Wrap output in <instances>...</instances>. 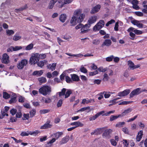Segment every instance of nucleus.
Masks as SVG:
<instances>
[{"label": "nucleus", "mask_w": 147, "mask_h": 147, "mask_svg": "<svg viewBox=\"0 0 147 147\" xmlns=\"http://www.w3.org/2000/svg\"><path fill=\"white\" fill-rule=\"evenodd\" d=\"M38 55L39 57V59H45L46 57V55L45 54H39L38 53Z\"/></svg>", "instance_id": "44"}, {"label": "nucleus", "mask_w": 147, "mask_h": 147, "mask_svg": "<svg viewBox=\"0 0 147 147\" xmlns=\"http://www.w3.org/2000/svg\"><path fill=\"white\" fill-rule=\"evenodd\" d=\"M49 110L48 109H43L40 110V113L41 114H44L49 112Z\"/></svg>", "instance_id": "49"}, {"label": "nucleus", "mask_w": 147, "mask_h": 147, "mask_svg": "<svg viewBox=\"0 0 147 147\" xmlns=\"http://www.w3.org/2000/svg\"><path fill=\"white\" fill-rule=\"evenodd\" d=\"M73 0H64L63 3L62 4L59 6V7L61 8L63 7L64 4H68L71 3Z\"/></svg>", "instance_id": "29"}, {"label": "nucleus", "mask_w": 147, "mask_h": 147, "mask_svg": "<svg viewBox=\"0 0 147 147\" xmlns=\"http://www.w3.org/2000/svg\"><path fill=\"white\" fill-rule=\"evenodd\" d=\"M83 24H82L80 23L78 24L75 27V28L76 30H78L79 29H81L82 28Z\"/></svg>", "instance_id": "55"}, {"label": "nucleus", "mask_w": 147, "mask_h": 147, "mask_svg": "<svg viewBox=\"0 0 147 147\" xmlns=\"http://www.w3.org/2000/svg\"><path fill=\"white\" fill-rule=\"evenodd\" d=\"M29 135H30V131H23L20 134L21 136H28Z\"/></svg>", "instance_id": "46"}, {"label": "nucleus", "mask_w": 147, "mask_h": 147, "mask_svg": "<svg viewBox=\"0 0 147 147\" xmlns=\"http://www.w3.org/2000/svg\"><path fill=\"white\" fill-rule=\"evenodd\" d=\"M113 58L114 56L112 55L110 56V57H107L106 59L107 61L109 62L111 61Z\"/></svg>", "instance_id": "50"}, {"label": "nucleus", "mask_w": 147, "mask_h": 147, "mask_svg": "<svg viewBox=\"0 0 147 147\" xmlns=\"http://www.w3.org/2000/svg\"><path fill=\"white\" fill-rule=\"evenodd\" d=\"M101 6L98 4L92 8V14H94L98 12L100 9Z\"/></svg>", "instance_id": "18"}, {"label": "nucleus", "mask_w": 147, "mask_h": 147, "mask_svg": "<svg viewBox=\"0 0 147 147\" xmlns=\"http://www.w3.org/2000/svg\"><path fill=\"white\" fill-rule=\"evenodd\" d=\"M90 109V107H89L82 108L78 110V111H83L87 110H89Z\"/></svg>", "instance_id": "61"}, {"label": "nucleus", "mask_w": 147, "mask_h": 147, "mask_svg": "<svg viewBox=\"0 0 147 147\" xmlns=\"http://www.w3.org/2000/svg\"><path fill=\"white\" fill-rule=\"evenodd\" d=\"M10 97V94L6 92H3V97L6 99L9 98Z\"/></svg>", "instance_id": "45"}, {"label": "nucleus", "mask_w": 147, "mask_h": 147, "mask_svg": "<svg viewBox=\"0 0 147 147\" xmlns=\"http://www.w3.org/2000/svg\"><path fill=\"white\" fill-rule=\"evenodd\" d=\"M28 7V6L27 4L24 5L23 6L17 9H15V12L18 13L22 11L24 9H26Z\"/></svg>", "instance_id": "21"}, {"label": "nucleus", "mask_w": 147, "mask_h": 147, "mask_svg": "<svg viewBox=\"0 0 147 147\" xmlns=\"http://www.w3.org/2000/svg\"><path fill=\"white\" fill-rule=\"evenodd\" d=\"M22 47L20 46H16L15 47H13V51H17L20 49H22Z\"/></svg>", "instance_id": "56"}, {"label": "nucleus", "mask_w": 147, "mask_h": 147, "mask_svg": "<svg viewBox=\"0 0 147 147\" xmlns=\"http://www.w3.org/2000/svg\"><path fill=\"white\" fill-rule=\"evenodd\" d=\"M40 133V131L38 130H35L33 131H30V135L36 136Z\"/></svg>", "instance_id": "39"}, {"label": "nucleus", "mask_w": 147, "mask_h": 147, "mask_svg": "<svg viewBox=\"0 0 147 147\" xmlns=\"http://www.w3.org/2000/svg\"><path fill=\"white\" fill-rule=\"evenodd\" d=\"M82 12L78 16H77V20L79 23L82 22L83 20L85 17V14L84 13H82Z\"/></svg>", "instance_id": "16"}, {"label": "nucleus", "mask_w": 147, "mask_h": 147, "mask_svg": "<svg viewBox=\"0 0 147 147\" xmlns=\"http://www.w3.org/2000/svg\"><path fill=\"white\" fill-rule=\"evenodd\" d=\"M39 91L40 93L43 95H46L51 92V88L48 86H44L39 89Z\"/></svg>", "instance_id": "2"}, {"label": "nucleus", "mask_w": 147, "mask_h": 147, "mask_svg": "<svg viewBox=\"0 0 147 147\" xmlns=\"http://www.w3.org/2000/svg\"><path fill=\"white\" fill-rule=\"evenodd\" d=\"M111 41L110 40L106 39L105 40L103 44L107 46H109L111 45Z\"/></svg>", "instance_id": "32"}, {"label": "nucleus", "mask_w": 147, "mask_h": 147, "mask_svg": "<svg viewBox=\"0 0 147 147\" xmlns=\"http://www.w3.org/2000/svg\"><path fill=\"white\" fill-rule=\"evenodd\" d=\"M38 80L40 83H44L46 82V78L43 77H42L39 78Z\"/></svg>", "instance_id": "38"}, {"label": "nucleus", "mask_w": 147, "mask_h": 147, "mask_svg": "<svg viewBox=\"0 0 147 147\" xmlns=\"http://www.w3.org/2000/svg\"><path fill=\"white\" fill-rule=\"evenodd\" d=\"M122 130L125 134H129L128 129L126 127H125L123 128L122 129Z\"/></svg>", "instance_id": "57"}, {"label": "nucleus", "mask_w": 147, "mask_h": 147, "mask_svg": "<svg viewBox=\"0 0 147 147\" xmlns=\"http://www.w3.org/2000/svg\"><path fill=\"white\" fill-rule=\"evenodd\" d=\"M63 103V100L61 99H60L58 102L57 104V106L58 107H59L61 106Z\"/></svg>", "instance_id": "58"}, {"label": "nucleus", "mask_w": 147, "mask_h": 147, "mask_svg": "<svg viewBox=\"0 0 147 147\" xmlns=\"http://www.w3.org/2000/svg\"><path fill=\"white\" fill-rule=\"evenodd\" d=\"M9 57L7 54L6 53L3 54L2 59V62L4 63H8L9 62Z\"/></svg>", "instance_id": "12"}, {"label": "nucleus", "mask_w": 147, "mask_h": 147, "mask_svg": "<svg viewBox=\"0 0 147 147\" xmlns=\"http://www.w3.org/2000/svg\"><path fill=\"white\" fill-rule=\"evenodd\" d=\"M105 129V127L97 128L95 129L92 132V134L98 135L101 134Z\"/></svg>", "instance_id": "11"}, {"label": "nucleus", "mask_w": 147, "mask_h": 147, "mask_svg": "<svg viewBox=\"0 0 147 147\" xmlns=\"http://www.w3.org/2000/svg\"><path fill=\"white\" fill-rule=\"evenodd\" d=\"M66 89L63 88L61 91L58 92L59 96L62 98V96L65 95V98H68L70 96V94L72 93L71 91L70 90H67L66 91Z\"/></svg>", "instance_id": "5"}, {"label": "nucleus", "mask_w": 147, "mask_h": 147, "mask_svg": "<svg viewBox=\"0 0 147 147\" xmlns=\"http://www.w3.org/2000/svg\"><path fill=\"white\" fill-rule=\"evenodd\" d=\"M69 139V136H66L62 138L60 142V144L61 145L65 144L68 142Z\"/></svg>", "instance_id": "15"}, {"label": "nucleus", "mask_w": 147, "mask_h": 147, "mask_svg": "<svg viewBox=\"0 0 147 147\" xmlns=\"http://www.w3.org/2000/svg\"><path fill=\"white\" fill-rule=\"evenodd\" d=\"M60 20L62 22H64L66 19V16L65 14H61L59 17Z\"/></svg>", "instance_id": "24"}, {"label": "nucleus", "mask_w": 147, "mask_h": 147, "mask_svg": "<svg viewBox=\"0 0 147 147\" xmlns=\"http://www.w3.org/2000/svg\"><path fill=\"white\" fill-rule=\"evenodd\" d=\"M80 69L81 72L84 73H86L87 72V70L83 65H82L81 66Z\"/></svg>", "instance_id": "36"}, {"label": "nucleus", "mask_w": 147, "mask_h": 147, "mask_svg": "<svg viewBox=\"0 0 147 147\" xmlns=\"http://www.w3.org/2000/svg\"><path fill=\"white\" fill-rule=\"evenodd\" d=\"M140 93V88H138L135 89L132 91L130 94L129 98H131L133 97L135 95H138Z\"/></svg>", "instance_id": "10"}, {"label": "nucleus", "mask_w": 147, "mask_h": 147, "mask_svg": "<svg viewBox=\"0 0 147 147\" xmlns=\"http://www.w3.org/2000/svg\"><path fill=\"white\" fill-rule=\"evenodd\" d=\"M34 46L33 44L31 43L28 45L25 48V50L27 51L30 50L32 49Z\"/></svg>", "instance_id": "34"}, {"label": "nucleus", "mask_w": 147, "mask_h": 147, "mask_svg": "<svg viewBox=\"0 0 147 147\" xmlns=\"http://www.w3.org/2000/svg\"><path fill=\"white\" fill-rule=\"evenodd\" d=\"M110 92H103L101 93V94H104V96L105 98H109L110 96V94H109Z\"/></svg>", "instance_id": "42"}, {"label": "nucleus", "mask_w": 147, "mask_h": 147, "mask_svg": "<svg viewBox=\"0 0 147 147\" xmlns=\"http://www.w3.org/2000/svg\"><path fill=\"white\" fill-rule=\"evenodd\" d=\"M54 4L50 1L48 7V8L49 9H52L53 7Z\"/></svg>", "instance_id": "62"}, {"label": "nucleus", "mask_w": 147, "mask_h": 147, "mask_svg": "<svg viewBox=\"0 0 147 147\" xmlns=\"http://www.w3.org/2000/svg\"><path fill=\"white\" fill-rule=\"evenodd\" d=\"M127 63L130 69L134 70L135 69L139 67L140 66V65L138 64L136 65H135L134 63L130 60L127 61Z\"/></svg>", "instance_id": "8"}, {"label": "nucleus", "mask_w": 147, "mask_h": 147, "mask_svg": "<svg viewBox=\"0 0 147 147\" xmlns=\"http://www.w3.org/2000/svg\"><path fill=\"white\" fill-rule=\"evenodd\" d=\"M125 123L124 122H119L116 125V127H122L123 125H125Z\"/></svg>", "instance_id": "43"}, {"label": "nucleus", "mask_w": 147, "mask_h": 147, "mask_svg": "<svg viewBox=\"0 0 147 147\" xmlns=\"http://www.w3.org/2000/svg\"><path fill=\"white\" fill-rule=\"evenodd\" d=\"M66 81L67 83H70L72 82V80L68 76L65 77Z\"/></svg>", "instance_id": "64"}, {"label": "nucleus", "mask_w": 147, "mask_h": 147, "mask_svg": "<svg viewBox=\"0 0 147 147\" xmlns=\"http://www.w3.org/2000/svg\"><path fill=\"white\" fill-rule=\"evenodd\" d=\"M36 113V110L34 109H33L30 111V117H32L35 115Z\"/></svg>", "instance_id": "41"}, {"label": "nucleus", "mask_w": 147, "mask_h": 147, "mask_svg": "<svg viewBox=\"0 0 147 147\" xmlns=\"http://www.w3.org/2000/svg\"><path fill=\"white\" fill-rule=\"evenodd\" d=\"M109 78L108 74L107 73H105L103 75V80L105 81H108Z\"/></svg>", "instance_id": "37"}, {"label": "nucleus", "mask_w": 147, "mask_h": 147, "mask_svg": "<svg viewBox=\"0 0 147 147\" xmlns=\"http://www.w3.org/2000/svg\"><path fill=\"white\" fill-rule=\"evenodd\" d=\"M132 110V109L131 108H129L125 110L120 115L121 117L123 116H125L126 115L131 112Z\"/></svg>", "instance_id": "26"}, {"label": "nucleus", "mask_w": 147, "mask_h": 147, "mask_svg": "<svg viewBox=\"0 0 147 147\" xmlns=\"http://www.w3.org/2000/svg\"><path fill=\"white\" fill-rule=\"evenodd\" d=\"M37 64L40 67H42L44 65L47 63V61L46 60H44L43 61H40L38 62H37Z\"/></svg>", "instance_id": "23"}, {"label": "nucleus", "mask_w": 147, "mask_h": 147, "mask_svg": "<svg viewBox=\"0 0 147 147\" xmlns=\"http://www.w3.org/2000/svg\"><path fill=\"white\" fill-rule=\"evenodd\" d=\"M65 54L66 55H67L68 56H70L76 57H80V58L82 57H83V55L82 54H71L70 53H65Z\"/></svg>", "instance_id": "27"}, {"label": "nucleus", "mask_w": 147, "mask_h": 147, "mask_svg": "<svg viewBox=\"0 0 147 147\" xmlns=\"http://www.w3.org/2000/svg\"><path fill=\"white\" fill-rule=\"evenodd\" d=\"M131 23L134 25H136L137 26L140 22L139 21L136 20H131Z\"/></svg>", "instance_id": "47"}, {"label": "nucleus", "mask_w": 147, "mask_h": 147, "mask_svg": "<svg viewBox=\"0 0 147 147\" xmlns=\"http://www.w3.org/2000/svg\"><path fill=\"white\" fill-rule=\"evenodd\" d=\"M112 132L110 129H107L102 134V137L104 138L109 139L110 138V134Z\"/></svg>", "instance_id": "9"}, {"label": "nucleus", "mask_w": 147, "mask_h": 147, "mask_svg": "<svg viewBox=\"0 0 147 147\" xmlns=\"http://www.w3.org/2000/svg\"><path fill=\"white\" fill-rule=\"evenodd\" d=\"M105 23L104 20H100L97 24L93 28V30L96 31L97 30H99L103 27Z\"/></svg>", "instance_id": "7"}, {"label": "nucleus", "mask_w": 147, "mask_h": 147, "mask_svg": "<svg viewBox=\"0 0 147 147\" xmlns=\"http://www.w3.org/2000/svg\"><path fill=\"white\" fill-rule=\"evenodd\" d=\"M115 22V21L114 20L112 19L107 22V23L106 24V26H108L109 25L114 23Z\"/></svg>", "instance_id": "52"}, {"label": "nucleus", "mask_w": 147, "mask_h": 147, "mask_svg": "<svg viewBox=\"0 0 147 147\" xmlns=\"http://www.w3.org/2000/svg\"><path fill=\"white\" fill-rule=\"evenodd\" d=\"M71 78L74 81L78 82L80 80L79 76L76 74H72L71 75Z\"/></svg>", "instance_id": "22"}, {"label": "nucleus", "mask_w": 147, "mask_h": 147, "mask_svg": "<svg viewBox=\"0 0 147 147\" xmlns=\"http://www.w3.org/2000/svg\"><path fill=\"white\" fill-rule=\"evenodd\" d=\"M101 82V81L100 80L96 79L94 80L93 83L94 84H97L98 85Z\"/></svg>", "instance_id": "54"}, {"label": "nucleus", "mask_w": 147, "mask_h": 147, "mask_svg": "<svg viewBox=\"0 0 147 147\" xmlns=\"http://www.w3.org/2000/svg\"><path fill=\"white\" fill-rule=\"evenodd\" d=\"M142 130H140L138 133L136 138V140L138 142L140 141L143 135Z\"/></svg>", "instance_id": "19"}, {"label": "nucleus", "mask_w": 147, "mask_h": 147, "mask_svg": "<svg viewBox=\"0 0 147 147\" xmlns=\"http://www.w3.org/2000/svg\"><path fill=\"white\" fill-rule=\"evenodd\" d=\"M16 95L14 94L13 96H11V98L9 101V103L10 104L14 103L16 102Z\"/></svg>", "instance_id": "30"}, {"label": "nucleus", "mask_w": 147, "mask_h": 147, "mask_svg": "<svg viewBox=\"0 0 147 147\" xmlns=\"http://www.w3.org/2000/svg\"><path fill=\"white\" fill-rule=\"evenodd\" d=\"M21 38V36L15 34L13 37V40L16 41L20 40Z\"/></svg>", "instance_id": "33"}, {"label": "nucleus", "mask_w": 147, "mask_h": 147, "mask_svg": "<svg viewBox=\"0 0 147 147\" xmlns=\"http://www.w3.org/2000/svg\"><path fill=\"white\" fill-rule=\"evenodd\" d=\"M52 125L49 123V122L47 123H45L44 125L41 126L40 129H47L48 128H51L52 126Z\"/></svg>", "instance_id": "20"}, {"label": "nucleus", "mask_w": 147, "mask_h": 147, "mask_svg": "<svg viewBox=\"0 0 147 147\" xmlns=\"http://www.w3.org/2000/svg\"><path fill=\"white\" fill-rule=\"evenodd\" d=\"M63 133L61 132H58L56 133H54L51 135V137H55L56 140L58 139L63 135Z\"/></svg>", "instance_id": "17"}, {"label": "nucleus", "mask_w": 147, "mask_h": 147, "mask_svg": "<svg viewBox=\"0 0 147 147\" xmlns=\"http://www.w3.org/2000/svg\"><path fill=\"white\" fill-rule=\"evenodd\" d=\"M38 53H33L31 54L30 59L29 62L32 65H35L36 63L39 59Z\"/></svg>", "instance_id": "3"}, {"label": "nucleus", "mask_w": 147, "mask_h": 147, "mask_svg": "<svg viewBox=\"0 0 147 147\" xmlns=\"http://www.w3.org/2000/svg\"><path fill=\"white\" fill-rule=\"evenodd\" d=\"M17 111L16 109H12L10 111V113L12 115H14L16 113Z\"/></svg>", "instance_id": "53"}, {"label": "nucleus", "mask_w": 147, "mask_h": 147, "mask_svg": "<svg viewBox=\"0 0 147 147\" xmlns=\"http://www.w3.org/2000/svg\"><path fill=\"white\" fill-rule=\"evenodd\" d=\"M6 34L8 36H10L13 34L14 31L12 30H7L6 31Z\"/></svg>", "instance_id": "31"}, {"label": "nucleus", "mask_w": 147, "mask_h": 147, "mask_svg": "<svg viewBox=\"0 0 147 147\" xmlns=\"http://www.w3.org/2000/svg\"><path fill=\"white\" fill-rule=\"evenodd\" d=\"M91 100L89 99L87 100L86 99H84L82 100V103L83 104H88L91 102Z\"/></svg>", "instance_id": "48"}, {"label": "nucleus", "mask_w": 147, "mask_h": 147, "mask_svg": "<svg viewBox=\"0 0 147 147\" xmlns=\"http://www.w3.org/2000/svg\"><path fill=\"white\" fill-rule=\"evenodd\" d=\"M56 64V63H53L52 64H49L47 66L48 68L50 69L52 71H53L55 69Z\"/></svg>", "instance_id": "25"}, {"label": "nucleus", "mask_w": 147, "mask_h": 147, "mask_svg": "<svg viewBox=\"0 0 147 147\" xmlns=\"http://www.w3.org/2000/svg\"><path fill=\"white\" fill-rule=\"evenodd\" d=\"M110 142L113 146H116L117 144V142L114 139H112L110 140Z\"/></svg>", "instance_id": "59"}, {"label": "nucleus", "mask_w": 147, "mask_h": 147, "mask_svg": "<svg viewBox=\"0 0 147 147\" xmlns=\"http://www.w3.org/2000/svg\"><path fill=\"white\" fill-rule=\"evenodd\" d=\"M28 63V61L26 59H23L18 64V68L20 69H23Z\"/></svg>", "instance_id": "6"}, {"label": "nucleus", "mask_w": 147, "mask_h": 147, "mask_svg": "<svg viewBox=\"0 0 147 147\" xmlns=\"http://www.w3.org/2000/svg\"><path fill=\"white\" fill-rule=\"evenodd\" d=\"M82 12V10L80 9H77L74 11V15L72 17L70 21L71 26H74L79 23L77 20V16H78Z\"/></svg>", "instance_id": "1"}, {"label": "nucleus", "mask_w": 147, "mask_h": 147, "mask_svg": "<svg viewBox=\"0 0 147 147\" xmlns=\"http://www.w3.org/2000/svg\"><path fill=\"white\" fill-rule=\"evenodd\" d=\"M134 32L136 34L139 35L142 34V31L135 29L134 30Z\"/></svg>", "instance_id": "51"}, {"label": "nucleus", "mask_w": 147, "mask_h": 147, "mask_svg": "<svg viewBox=\"0 0 147 147\" xmlns=\"http://www.w3.org/2000/svg\"><path fill=\"white\" fill-rule=\"evenodd\" d=\"M1 113L2 115V116H1L0 117V119H2L3 118V117L5 116V115L7 116H8V114L7 113V112H5L4 110H1Z\"/></svg>", "instance_id": "40"}, {"label": "nucleus", "mask_w": 147, "mask_h": 147, "mask_svg": "<svg viewBox=\"0 0 147 147\" xmlns=\"http://www.w3.org/2000/svg\"><path fill=\"white\" fill-rule=\"evenodd\" d=\"M130 92V90L129 89H127L122 92L119 93L118 96H123L128 95Z\"/></svg>", "instance_id": "14"}, {"label": "nucleus", "mask_w": 147, "mask_h": 147, "mask_svg": "<svg viewBox=\"0 0 147 147\" xmlns=\"http://www.w3.org/2000/svg\"><path fill=\"white\" fill-rule=\"evenodd\" d=\"M92 24V19H90L88 22L87 24L84 25L83 24L82 28L81 29L80 33L82 34H84L87 32L89 30V28L91 26Z\"/></svg>", "instance_id": "4"}, {"label": "nucleus", "mask_w": 147, "mask_h": 147, "mask_svg": "<svg viewBox=\"0 0 147 147\" xmlns=\"http://www.w3.org/2000/svg\"><path fill=\"white\" fill-rule=\"evenodd\" d=\"M120 117H121L120 115H119L117 116H114L113 115H111L110 117V121H113Z\"/></svg>", "instance_id": "35"}, {"label": "nucleus", "mask_w": 147, "mask_h": 147, "mask_svg": "<svg viewBox=\"0 0 147 147\" xmlns=\"http://www.w3.org/2000/svg\"><path fill=\"white\" fill-rule=\"evenodd\" d=\"M42 71L41 70L40 71H34L32 73V75L33 76H39L41 75L42 74Z\"/></svg>", "instance_id": "28"}, {"label": "nucleus", "mask_w": 147, "mask_h": 147, "mask_svg": "<svg viewBox=\"0 0 147 147\" xmlns=\"http://www.w3.org/2000/svg\"><path fill=\"white\" fill-rule=\"evenodd\" d=\"M70 125L72 126H75L73 127H75V128L79 127H82L84 125L83 123L79 121L72 122L70 124Z\"/></svg>", "instance_id": "13"}, {"label": "nucleus", "mask_w": 147, "mask_h": 147, "mask_svg": "<svg viewBox=\"0 0 147 147\" xmlns=\"http://www.w3.org/2000/svg\"><path fill=\"white\" fill-rule=\"evenodd\" d=\"M22 116V114L21 113L20 111H19L16 114V117L17 118H20Z\"/></svg>", "instance_id": "60"}, {"label": "nucleus", "mask_w": 147, "mask_h": 147, "mask_svg": "<svg viewBox=\"0 0 147 147\" xmlns=\"http://www.w3.org/2000/svg\"><path fill=\"white\" fill-rule=\"evenodd\" d=\"M98 70L100 72H105L107 71V69L106 68H103L102 67H100L98 69Z\"/></svg>", "instance_id": "63"}]
</instances>
